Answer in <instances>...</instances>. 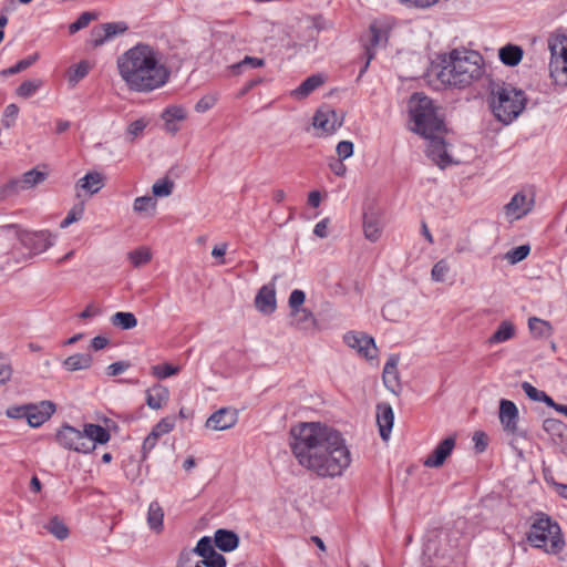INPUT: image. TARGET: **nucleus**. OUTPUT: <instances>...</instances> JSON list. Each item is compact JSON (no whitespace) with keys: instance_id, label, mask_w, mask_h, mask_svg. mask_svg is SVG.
I'll use <instances>...</instances> for the list:
<instances>
[{"instance_id":"49530a36","label":"nucleus","mask_w":567,"mask_h":567,"mask_svg":"<svg viewBox=\"0 0 567 567\" xmlns=\"http://www.w3.org/2000/svg\"><path fill=\"white\" fill-rule=\"evenodd\" d=\"M151 372L155 378L162 380L177 374L179 372V367L169 363L156 364L152 367Z\"/></svg>"},{"instance_id":"680f3d73","label":"nucleus","mask_w":567,"mask_h":567,"mask_svg":"<svg viewBox=\"0 0 567 567\" xmlns=\"http://www.w3.org/2000/svg\"><path fill=\"white\" fill-rule=\"evenodd\" d=\"M202 563L205 567H226L227 564L226 558L217 551L203 558Z\"/></svg>"},{"instance_id":"a18cd8bd","label":"nucleus","mask_w":567,"mask_h":567,"mask_svg":"<svg viewBox=\"0 0 567 567\" xmlns=\"http://www.w3.org/2000/svg\"><path fill=\"white\" fill-rule=\"evenodd\" d=\"M174 182L168 178L157 181L152 186V193L156 197H167L173 193Z\"/></svg>"},{"instance_id":"8fccbe9b","label":"nucleus","mask_w":567,"mask_h":567,"mask_svg":"<svg viewBox=\"0 0 567 567\" xmlns=\"http://www.w3.org/2000/svg\"><path fill=\"white\" fill-rule=\"evenodd\" d=\"M156 200L152 196H141L135 198L133 204V210L135 213L142 214L146 213L151 209H155Z\"/></svg>"},{"instance_id":"412c9836","label":"nucleus","mask_w":567,"mask_h":567,"mask_svg":"<svg viewBox=\"0 0 567 567\" xmlns=\"http://www.w3.org/2000/svg\"><path fill=\"white\" fill-rule=\"evenodd\" d=\"M399 355L392 354L388 359L383 368V383L388 390L392 393L398 394L401 391L400 377L398 371Z\"/></svg>"},{"instance_id":"603ef678","label":"nucleus","mask_w":567,"mask_h":567,"mask_svg":"<svg viewBox=\"0 0 567 567\" xmlns=\"http://www.w3.org/2000/svg\"><path fill=\"white\" fill-rule=\"evenodd\" d=\"M193 551L196 553L197 555H199L203 558H205L206 556H210L214 553H216V550L213 547L212 539L208 536L202 537L198 540V543H197V545H196V547L194 548Z\"/></svg>"},{"instance_id":"473e14b6","label":"nucleus","mask_w":567,"mask_h":567,"mask_svg":"<svg viewBox=\"0 0 567 567\" xmlns=\"http://www.w3.org/2000/svg\"><path fill=\"white\" fill-rule=\"evenodd\" d=\"M550 78L557 85L567 86V56L564 59H550Z\"/></svg>"},{"instance_id":"c756f323","label":"nucleus","mask_w":567,"mask_h":567,"mask_svg":"<svg viewBox=\"0 0 567 567\" xmlns=\"http://www.w3.org/2000/svg\"><path fill=\"white\" fill-rule=\"evenodd\" d=\"M524 55V51L519 45L506 44L498 50L499 60L508 66H516L519 64Z\"/></svg>"},{"instance_id":"f704fd0d","label":"nucleus","mask_w":567,"mask_h":567,"mask_svg":"<svg viewBox=\"0 0 567 567\" xmlns=\"http://www.w3.org/2000/svg\"><path fill=\"white\" fill-rule=\"evenodd\" d=\"M92 360V355L89 353H75L63 361V367L68 371L84 370L91 367Z\"/></svg>"},{"instance_id":"ea45409f","label":"nucleus","mask_w":567,"mask_h":567,"mask_svg":"<svg viewBox=\"0 0 567 567\" xmlns=\"http://www.w3.org/2000/svg\"><path fill=\"white\" fill-rule=\"evenodd\" d=\"M39 58H40V54L38 52H35V53L20 60L14 65L0 71V75L1 76H10V75L20 73V72L29 69L31 65H33L39 60Z\"/></svg>"},{"instance_id":"58836bf2","label":"nucleus","mask_w":567,"mask_h":567,"mask_svg":"<svg viewBox=\"0 0 567 567\" xmlns=\"http://www.w3.org/2000/svg\"><path fill=\"white\" fill-rule=\"evenodd\" d=\"M382 315L385 320L399 322L405 317L406 311L400 302L389 301L382 308Z\"/></svg>"},{"instance_id":"4d7b16f0","label":"nucleus","mask_w":567,"mask_h":567,"mask_svg":"<svg viewBox=\"0 0 567 567\" xmlns=\"http://www.w3.org/2000/svg\"><path fill=\"white\" fill-rule=\"evenodd\" d=\"M18 114L19 106L17 104L11 103L7 105L2 115V124L8 128L13 126L16 124Z\"/></svg>"},{"instance_id":"7c9ffc66","label":"nucleus","mask_w":567,"mask_h":567,"mask_svg":"<svg viewBox=\"0 0 567 567\" xmlns=\"http://www.w3.org/2000/svg\"><path fill=\"white\" fill-rule=\"evenodd\" d=\"M324 79L321 74H313L307 78L297 89L291 92L296 99H305L311 94L316 89L322 85Z\"/></svg>"},{"instance_id":"bb28decb","label":"nucleus","mask_w":567,"mask_h":567,"mask_svg":"<svg viewBox=\"0 0 567 567\" xmlns=\"http://www.w3.org/2000/svg\"><path fill=\"white\" fill-rule=\"evenodd\" d=\"M548 48L551 59H564L567 56V31L557 30L548 39Z\"/></svg>"},{"instance_id":"f257e3e1","label":"nucleus","mask_w":567,"mask_h":567,"mask_svg":"<svg viewBox=\"0 0 567 567\" xmlns=\"http://www.w3.org/2000/svg\"><path fill=\"white\" fill-rule=\"evenodd\" d=\"M298 463L320 477H337L349 467L351 454L337 430L321 423H301L290 431Z\"/></svg>"},{"instance_id":"3c124183","label":"nucleus","mask_w":567,"mask_h":567,"mask_svg":"<svg viewBox=\"0 0 567 567\" xmlns=\"http://www.w3.org/2000/svg\"><path fill=\"white\" fill-rule=\"evenodd\" d=\"M530 251V247L528 245H520L516 248L511 249L506 254V259L512 264L515 265L522 260H524Z\"/></svg>"},{"instance_id":"09e8293b","label":"nucleus","mask_w":567,"mask_h":567,"mask_svg":"<svg viewBox=\"0 0 567 567\" xmlns=\"http://www.w3.org/2000/svg\"><path fill=\"white\" fill-rule=\"evenodd\" d=\"M543 429L551 436H561L565 430V424L558 419L548 417L544 420Z\"/></svg>"},{"instance_id":"9d476101","label":"nucleus","mask_w":567,"mask_h":567,"mask_svg":"<svg viewBox=\"0 0 567 567\" xmlns=\"http://www.w3.org/2000/svg\"><path fill=\"white\" fill-rule=\"evenodd\" d=\"M499 422L504 431L513 436L525 437V432L518 429L519 412L516 404L506 399L499 401Z\"/></svg>"},{"instance_id":"4be33fe9","label":"nucleus","mask_w":567,"mask_h":567,"mask_svg":"<svg viewBox=\"0 0 567 567\" xmlns=\"http://www.w3.org/2000/svg\"><path fill=\"white\" fill-rule=\"evenodd\" d=\"M394 414L389 403H379L377 405V423L380 436L383 441H388L393 427Z\"/></svg>"},{"instance_id":"cd10ccee","label":"nucleus","mask_w":567,"mask_h":567,"mask_svg":"<svg viewBox=\"0 0 567 567\" xmlns=\"http://www.w3.org/2000/svg\"><path fill=\"white\" fill-rule=\"evenodd\" d=\"M85 437L91 442L90 453L96 447V444H105L110 441L111 435L106 429L99 424L89 423L84 425Z\"/></svg>"},{"instance_id":"338daca9","label":"nucleus","mask_w":567,"mask_h":567,"mask_svg":"<svg viewBox=\"0 0 567 567\" xmlns=\"http://www.w3.org/2000/svg\"><path fill=\"white\" fill-rule=\"evenodd\" d=\"M408 8L427 9L439 2V0H400Z\"/></svg>"},{"instance_id":"f8f14e48","label":"nucleus","mask_w":567,"mask_h":567,"mask_svg":"<svg viewBox=\"0 0 567 567\" xmlns=\"http://www.w3.org/2000/svg\"><path fill=\"white\" fill-rule=\"evenodd\" d=\"M47 173L40 172L35 168L30 169L25 172L20 178H13L8 184H6L2 188V194L7 196L11 193H19L22 190L31 189L43 183L47 179Z\"/></svg>"},{"instance_id":"39448f33","label":"nucleus","mask_w":567,"mask_h":567,"mask_svg":"<svg viewBox=\"0 0 567 567\" xmlns=\"http://www.w3.org/2000/svg\"><path fill=\"white\" fill-rule=\"evenodd\" d=\"M525 102L524 92L511 84H494L491 89L489 106L503 124L512 123L525 109Z\"/></svg>"},{"instance_id":"0eeeda50","label":"nucleus","mask_w":567,"mask_h":567,"mask_svg":"<svg viewBox=\"0 0 567 567\" xmlns=\"http://www.w3.org/2000/svg\"><path fill=\"white\" fill-rule=\"evenodd\" d=\"M10 235L17 237L25 248L32 250L34 254L43 252L52 246L51 234L47 230H20L14 225H6L0 227V236Z\"/></svg>"},{"instance_id":"7ed1b4c3","label":"nucleus","mask_w":567,"mask_h":567,"mask_svg":"<svg viewBox=\"0 0 567 567\" xmlns=\"http://www.w3.org/2000/svg\"><path fill=\"white\" fill-rule=\"evenodd\" d=\"M440 60L441 69L437 78L443 84L450 86H468L484 73L483 56L473 50L453 49L450 53L442 54Z\"/></svg>"},{"instance_id":"ddd939ff","label":"nucleus","mask_w":567,"mask_h":567,"mask_svg":"<svg viewBox=\"0 0 567 567\" xmlns=\"http://www.w3.org/2000/svg\"><path fill=\"white\" fill-rule=\"evenodd\" d=\"M429 140L427 145V156L441 168H445L446 166L453 163L452 157L446 151V144L442 134H434V136H423Z\"/></svg>"},{"instance_id":"bf43d9fd","label":"nucleus","mask_w":567,"mask_h":567,"mask_svg":"<svg viewBox=\"0 0 567 567\" xmlns=\"http://www.w3.org/2000/svg\"><path fill=\"white\" fill-rule=\"evenodd\" d=\"M175 426V417L167 416L162 419L152 430L153 433H156L157 436H162L166 433H169Z\"/></svg>"},{"instance_id":"6ab92c4d","label":"nucleus","mask_w":567,"mask_h":567,"mask_svg":"<svg viewBox=\"0 0 567 567\" xmlns=\"http://www.w3.org/2000/svg\"><path fill=\"white\" fill-rule=\"evenodd\" d=\"M383 223L381 215L373 207L367 209L363 214L364 236L370 241H377L382 233Z\"/></svg>"},{"instance_id":"4c0bfd02","label":"nucleus","mask_w":567,"mask_h":567,"mask_svg":"<svg viewBox=\"0 0 567 567\" xmlns=\"http://www.w3.org/2000/svg\"><path fill=\"white\" fill-rule=\"evenodd\" d=\"M528 328L536 338H548L553 333L550 323L536 317L529 318Z\"/></svg>"},{"instance_id":"864d4df0","label":"nucleus","mask_w":567,"mask_h":567,"mask_svg":"<svg viewBox=\"0 0 567 567\" xmlns=\"http://www.w3.org/2000/svg\"><path fill=\"white\" fill-rule=\"evenodd\" d=\"M96 16L92 12H83L80 14V17L69 25L70 33H75L80 31L81 29H84L89 25V23L94 20Z\"/></svg>"},{"instance_id":"79ce46f5","label":"nucleus","mask_w":567,"mask_h":567,"mask_svg":"<svg viewBox=\"0 0 567 567\" xmlns=\"http://www.w3.org/2000/svg\"><path fill=\"white\" fill-rule=\"evenodd\" d=\"M45 528L59 540H63L69 536V528L58 517H53L45 525Z\"/></svg>"},{"instance_id":"1a4fd4ad","label":"nucleus","mask_w":567,"mask_h":567,"mask_svg":"<svg viewBox=\"0 0 567 567\" xmlns=\"http://www.w3.org/2000/svg\"><path fill=\"white\" fill-rule=\"evenodd\" d=\"M388 38L389 34L385 29L379 27L377 23L370 25L368 33L361 39L367 55V62L360 71V76L367 71L370 62L373 60L375 49L380 45H385Z\"/></svg>"},{"instance_id":"13d9d810","label":"nucleus","mask_w":567,"mask_h":567,"mask_svg":"<svg viewBox=\"0 0 567 567\" xmlns=\"http://www.w3.org/2000/svg\"><path fill=\"white\" fill-rule=\"evenodd\" d=\"M83 212H84V207H83L82 204L72 207L70 209V212L68 213L66 217L61 221L60 227L61 228H66L71 224L80 220L82 218V216H83Z\"/></svg>"},{"instance_id":"393cba45","label":"nucleus","mask_w":567,"mask_h":567,"mask_svg":"<svg viewBox=\"0 0 567 567\" xmlns=\"http://www.w3.org/2000/svg\"><path fill=\"white\" fill-rule=\"evenodd\" d=\"M103 176L97 172H90L76 183V196L80 197V190H84L89 195L96 194L103 187Z\"/></svg>"},{"instance_id":"c9c22d12","label":"nucleus","mask_w":567,"mask_h":567,"mask_svg":"<svg viewBox=\"0 0 567 567\" xmlns=\"http://www.w3.org/2000/svg\"><path fill=\"white\" fill-rule=\"evenodd\" d=\"M164 512L158 502H152L148 506L147 524L151 529L161 532L163 528Z\"/></svg>"},{"instance_id":"9b49d317","label":"nucleus","mask_w":567,"mask_h":567,"mask_svg":"<svg viewBox=\"0 0 567 567\" xmlns=\"http://www.w3.org/2000/svg\"><path fill=\"white\" fill-rule=\"evenodd\" d=\"M534 205V195L528 196L525 192H518L504 206V213L508 221H515L529 214Z\"/></svg>"},{"instance_id":"dca6fc26","label":"nucleus","mask_w":567,"mask_h":567,"mask_svg":"<svg viewBox=\"0 0 567 567\" xmlns=\"http://www.w3.org/2000/svg\"><path fill=\"white\" fill-rule=\"evenodd\" d=\"M342 123L343 115H339L337 111L329 107L318 110L313 116V126L328 134L333 133Z\"/></svg>"},{"instance_id":"6e6d98bb","label":"nucleus","mask_w":567,"mask_h":567,"mask_svg":"<svg viewBox=\"0 0 567 567\" xmlns=\"http://www.w3.org/2000/svg\"><path fill=\"white\" fill-rule=\"evenodd\" d=\"M90 63L87 61H81L76 64L69 75V81L73 83H78L82 80L90 71Z\"/></svg>"},{"instance_id":"423d86ee","label":"nucleus","mask_w":567,"mask_h":567,"mask_svg":"<svg viewBox=\"0 0 567 567\" xmlns=\"http://www.w3.org/2000/svg\"><path fill=\"white\" fill-rule=\"evenodd\" d=\"M527 540L537 548L545 549L546 553L557 554L565 542L561 529L557 522L544 513L535 515L530 529L527 534Z\"/></svg>"},{"instance_id":"37998d69","label":"nucleus","mask_w":567,"mask_h":567,"mask_svg":"<svg viewBox=\"0 0 567 567\" xmlns=\"http://www.w3.org/2000/svg\"><path fill=\"white\" fill-rule=\"evenodd\" d=\"M130 261L134 267H141L150 262L152 258V254L148 248L141 247L135 250H132L127 254Z\"/></svg>"},{"instance_id":"0e129e2a","label":"nucleus","mask_w":567,"mask_h":567,"mask_svg":"<svg viewBox=\"0 0 567 567\" xmlns=\"http://www.w3.org/2000/svg\"><path fill=\"white\" fill-rule=\"evenodd\" d=\"M337 154L340 157V159H346L353 154V143L350 141H341L337 145Z\"/></svg>"},{"instance_id":"72a5a7b5","label":"nucleus","mask_w":567,"mask_h":567,"mask_svg":"<svg viewBox=\"0 0 567 567\" xmlns=\"http://www.w3.org/2000/svg\"><path fill=\"white\" fill-rule=\"evenodd\" d=\"M515 336V326L508 321L504 320L498 326L497 330L488 338V344H496L505 342L512 339Z\"/></svg>"},{"instance_id":"a19ab883","label":"nucleus","mask_w":567,"mask_h":567,"mask_svg":"<svg viewBox=\"0 0 567 567\" xmlns=\"http://www.w3.org/2000/svg\"><path fill=\"white\" fill-rule=\"evenodd\" d=\"M41 79H32L22 82L16 90V94L22 99H29L42 86Z\"/></svg>"},{"instance_id":"5701e85b","label":"nucleus","mask_w":567,"mask_h":567,"mask_svg":"<svg viewBox=\"0 0 567 567\" xmlns=\"http://www.w3.org/2000/svg\"><path fill=\"white\" fill-rule=\"evenodd\" d=\"M127 30V27L124 23H104L99 29H93L92 31V44L93 47L102 45L110 38L123 33Z\"/></svg>"},{"instance_id":"e433bc0d","label":"nucleus","mask_w":567,"mask_h":567,"mask_svg":"<svg viewBox=\"0 0 567 567\" xmlns=\"http://www.w3.org/2000/svg\"><path fill=\"white\" fill-rule=\"evenodd\" d=\"M112 326L122 330H131L137 326V319L132 312L118 311L110 319Z\"/></svg>"},{"instance_id":"f3484780","label":"nucleus","mask_w":567,"mask_h":567,"mask_svg":"<svg viewBox=\"0 0 567 567\" xmlns=\"http://www.w3.org/2000/svg\"><path fill=\"white\" fill-rule=\"evenodd\" d=\"M344 342L357 351L364 355L367 359H372L375 357L377 347L373 338L357 332H349L344 334Z\"/></svg>"},{"instance_id":"a878e982","label":"nucleus","mask_w":567,"mask_h":567,"mask_svg":"<svg viewBox=\"0 0 567 567\" xmlns=\"http://www.w3.org/2000/svg\"><path fill=\"white\" fill-rule=\"evenodd\" d=\"M169 398V391L166 386L157 383L146 391V404L153 410L162 409Z\"/></svg>"},{"instance_id":"052dcab7","label":"nucleus","mask_w":567,"mask_h":567,"mask_svg":"<svg viewBox=\"0 0 567 567\" xmlns=\"http://www.w3.org/2000/svg\"><path fill=\"white\" fill-rule=\"evenodd\" d=\"M305 300H306L305 292L302 290L295 289L290 293L289 300H288L290 311L296 310V309H302L301 306L303 305Z\"/></svg>"},{"instance_id":"b1692460","label":"nucleus","mask_w":567,"mask_h":567,"mask_svg":"<svg viewBox=\"0 0 567 567\" xmlns=\"http://www.w3.org/2000/svg\"><path fill=\"white\" fill-rule=\"evenodd\" d=\"M187 117L186 110L181 105L168 106L163 113L162 118L165 122V130L171 134L179 131L177 122H182Z\"/></svg>"},{"instance_id":"c03bdc74","label":"nucleus","mask_w":567,"mask_h":567,"mask_svg":"<svg viewBox=\"0 0 567 567\" xmlns=\"http://www.w3.org/2000/svg\"><path fill=\"white\" fill-rule=\"evenodd\" d=\"M148 123L150 121L145 117L133 121L126 128V140L128 142H133L135 138L141 136Z\"/></svg>"},{"instance_id":"69168bd1","label":"nucleus","mask_w":567,"mask_h":567,"mask_svg":"<svg viewBox=\"0 0 567 567\" xmlns=\"http://www.w3.org/2000/svg\"><path fill=\"white\" fill-rule=\"evenodd\" d=\"M522 389L528 399L535 402H539L544 394V391L536 389L534 385L526 381L522 383Z\"/></svg>"},{"instance_id":"aec40b11","label":"nucleus","mask_w":567,"mask_h":567,"mask_svg":"<svg viewBox=\"0 0 567 567\" xmlns=\"http://www.w3.org/2000/svg\"><path fill=\"white\" fill-rule=\"evenodd\" d=\"M255 306L264 315H271L277 308L274 284L262 286L255 298Z\"/></svg>"},{"instance_id":"f03ea898","label":"nucleus","mask_w":567,"mask_h":567,"mask_svg":"<svg viewBox=\"0 0 567 567\" xmlns=\"http://www.w3.org/2000/svg\"><path fill=\"white\" fill-rule=\"evenodd\" d=\"M117 69L127 86L137 92H150L164 85L169 76L159 63L157 52L147 44H137L117 59Z\"/></svg>"},{"instance_id":"20e7f679","label":"nucleus","mask_w":567,"mask_h":567,"mask_svg":"<svg viewBox=\"0 0 567 567\" xmlns=\"http://www.w3.org/2000/svg\"><path fill=\"white\" fill-rule=\"evenodd\" d=\"M410 130L421 136H434L446 132L442 106L422 92L412 94L408 102Z\"/></svg>"},{"instance_id":"4468645a","label":"nucleus","mask_w":567,"mask_h":567,"mask_svg":"<svg viewBox=\"0 0 567 567\" xmlns=\"http://www.w3.org/2000/svg\"><path fill=\"white\" fill-rule=\"evenodd\" d=\"M238 421V411L233 408H221L214 412L206 421L205 426L214 431H225L235 426Z\"/></svg>"},{"instance_id":"2eb2a0df","label":"nucleus","mask_w":567,"mask_h":567,"mask_svg":"<svg viewBox=\"0 0 567 567\" xmlns=\"http://www.w3.org/2000/svg\"><path fill=\"white\" fill-rule=\"evenodd\" d=\"M455 447V436L451 435L441 441L437 446L427 455L423 465L430 468L442 466Z\"/></svg>"},{"instance_id":"de8ad7c7","label":"nucleus","mask_w":567,"mask_h":567,"mask_svg":"<svg viewBox=\"0 0 567 567\" xmlns=\"http://www.w3.org/2000/svg\"><path fill=\"white\" fill-rule=\"evenodd\" d=\"M264 65H265L264 59H259V58H255V56H245L244 60L231 65V71L234 74H239L241 72V70L245 68L256 69V68H261Z\"/></svg>"},{"instance_id":"e2e57ef3","label":"nucleus","mask_w":567,"mask_h":567,"mask_svg":"<svg viewBox=\"0 0 567 567\" xmlns=\"http://www.w3.org/2000/svg\"><path fill=\"white\" fill-rule=\"evenodd\" d=\"M216 102L217 97L215 95H205L195 104V111L198 113H204L210 110L216 104Z\"/></svg>"},{"instance_id":"6e6552de","label":"nucleus","mask_w":567,"mask_h":567,"mask_svg":"<svg viewBox=\"0 0 567 567\" xmlns=\"http://www.w3.org/2000/svg\"><path fill=\"white\" fill-rule=\"evenodd\" d=\"M58 443L70 451L90 453L91 442L85 437L84 429L78 430L69 424H63L56 433Z\"/></svg>"},{"instance_id":"2f4dec72","label":"nucleus","mask_w":567,"mask_h":567,"mask_svg":"<svg viewBox=\"0 0 567 567\" xmlns=\"http://www.w3.org/2000/svg\"><path fill=\"white\" fill-rule=\"evenodd\" d=\"M289 317L290 324L300 330H307L315 323L313 315L306 308L290 311Z\"/></svg>"},{"instance_id":"a211bd4d","label":"nucleus","mask_w":567,"mask_h":567,"mask_svg":"<svg viewBox=\"0 0 567 567\" xmlns=\"http://www.w3.org/2000/svg\"><path fill=\"white\" fill-rule=\"evenodd\" d=\"M55 412V405L51 401H42L39 405H28L27 421L30 426L42 425Z\"/></svg>"},{"instance_id":"774afa93","label":"nucleus","mask_w":567,"mask_h":567,"mask_svg":"<svg viewBox=\"0 0 567 567\" xmlns=\"http://www.w3.org/2000/svg\"><path fill=\"white\" fill-rule=\"evenodd\" d=\"M130 368V363L125 361H117L107 367V375L115 377L123 373Z\"/></svg>"},{"instance_id":"c85d7f7f","label":"nucleus","mask_w":567,"mask_h":567,"mask_svg":"<svg viewBox=\"0 0 567 567\" xmlns=\"http://www.w3.org/2000/svg\"><path fill=\"white\" fill-rule=\"evenodd\" d=\"M215 546L221 551H231L239 545L238 535L228 529H217L214 537Z\"/></svg>"},{"instance_id":"5fc2aeb1","label":"nucleus","mask_w":567,"mask_h":567,"mask_svg":"<svg viewBox=\"0 0 567 567\" xmlns=\"http://www.w3.org/2000/svg\"><path fill=\"white\" fill-rule=\"evenodd\" d=\"M450 267L446 260H439L432 268L431 277L434 281L443 282L445 280L446 274L449 272Z\"/></svg>"}]
</instances>
